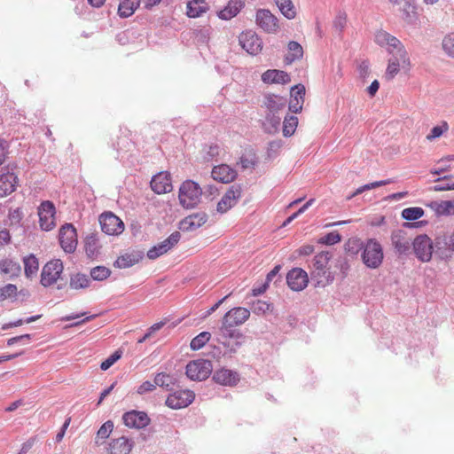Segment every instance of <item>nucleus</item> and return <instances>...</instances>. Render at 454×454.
<instances>
[{
	"instance_id": "f257e3e1",
	"label": "nucleus",
	"mask_w": 454,
	"mask_h": 454,
	"mask_svg": "<svg viewBox=\"0 0 454 454\" xmlns=\"http://www.w3.org/2000/svg\"><path fill=\"white\" fill-rule=\"evenodd\" d=\"M218 347L215 348L214 356L233 357L246 341V336L240 330H218Z\"/></svg>"
},
{
	"instance_id": "f03ea898",
	"label": "nucleus",
	"mask_w": 454,
	"mask_h": 454,
	"mask_svg": "<svg viewBox=\"0 0 454 454\" xmlns=\"http://www.w3.org/2000/svg\"><path fill=\"white\" fill-rule=\"evenodd\" d=\"M331 258L332 254L325 251L316 254L313 258L310 278L317 286L324 287L333 281L334 277L328 267Z\"/></svg>"
},
{
	"instance_id": "7ed1b4c3",
	"label": "nucleus",
	"mask_w": 454,
	"mask_h": 454,
	"mask_svg": "<svg viewBox=\"0 0 454 454\" xmlns=\"http://www.w3.org/2000/svg\"><path fill=\"white\" fill-rule=\"evenodd\" d=\"M364 264L372 270L378 269L383 262L384 252L381 244L375 239H369L360 247Z\"/></svg>"
},
{
	"instance_id": "20e7f679",
	"label": "nucleus",
	"mask_w": 454,
	"mask_h": 454,
	"mask_svg": "<svg viewBox=\"0 0 454 454\" xmlns=\"http://www.w3.org/2000/svg\"><path fill=\"white\" fill-rule=\"evenodd\" d=\"M203 189L192 180L184 181L179 188V201L185 208H193L200 202Z\"/></svg>"
},
{
	"instance_id": "39448f33",
	"label": "nucleus",
	"mask_w": 454,
	"mask_h": 454,
	"mask_svg": "<svg viewBox=\"0 0 454 454\" xmlns=\"http://www.w3.org/2000/svg\"><path fill=\"white\" fill-rule=\"evenodd\" d=\"M250 317V310L243 307H236L225 313L222 319L219 330H239L237 327L243 325Z\"/></svg>"
},
{
	"instance_id": "423d86ee",
	"label": "nucleus",
	"mask_w": 454,
	"mask_h": 454,
	"mask_svg": "<svg viewBox=\"0 0 454 454\" xmlns=\"http://www.w3.org/2000/svg\"><path fill=\"white\" fill-rule=\"evenodd\" d=\"M212 372V364L206 359L191 361L186 365V375L192 380L202 381L209 377Z\"/></svg>"
},
{
	"instance_id": "0eeeda50",
	"label": "nucleus",
	"mask_w": 454,
	"mask_h": 454,
	"mask_svg": "<svg viewBox=\"0 0 454 454\" xmlns=\"http://www.w3.org/2000/svg\"><path fill=\"white\" fill-rule=\"evenodd\" d=\"M64 270L63 262L59 259H53L48 262L41 272V284L44 287L52 286L57 282Z\"/></svg>"
},
{
	"instance_id": "6e6552de",
	"label": "nucleus",
	"mask_w": 454,
	"mask_h": 454,
	"mask_svg": "<svg viewBox=\"0 0 454 454\" xmlns=\"http://www.w3.org/2000/svg\"><path fill=\"white\" fill-rule=\"evenodd\" d=\"M413 252L416 257L423 262L431 260L434 246L432 239L426 234L417 236L411 242Z\"/></svg>"
},
{
	"instance_id": "1a4fd4ad",
	"label": "nucleus",
	"mask_w": 454,
	"mask_h": 454,
	"mask_svg": "<svg viewBox=\"0 0 454 454\" xmlns=\"http://www.w3.org/2000/svg\"><path fill=\"white\" fill-rule=\"evenodd\" d=\"M195 399V394L189 389L176 390L168 395L166 405L174 410H179L189 406Z\"/></svg>"
},
{
	"instance_id": "9d476101",
	"label": "nucleus",
	"mask_w": 454,
	"mask_h": 454,
	"mask_svg": "<svg viewBox=\"0 0 454 454\" xmlns=\"http://www.w3.org/2000/svg\"><path fill=\"white\" fill-rule=\"evenodd\" d=\"M101 230L107 235H119L124 231L123 222L112 212H105L99 216Z\"/></svg>"
},
{
	"instance_id": "9b49d317",
	"label": "nucleus",
	"mask_w": 454,
	"mask_h": 454,
	"mask_svg": "<svg viewBox=\"0 0 454 454\" xmlns=\"http://www.w3.org/2000/svg\"><path fill=\"white\" fill-rule=\"evenodd\" d=\"M59 243L66 253L75 251L78 241L76 229L72 223H66L59 230Z\"/></svg>"
},
{
	"instance_id": "f8f14e48",
	"label": "nucleus",
	"mask_w": 454,
	"mask_h": 454,
	"mask_svg": "<svg viewBox=\"0 0 454 454\" xmlns=\"http://www.w3.org/2000/svg\"><path fill=\"white\" fill-rule=\"evenodd\" d=\"M56 208L54 204L50 200L41 203L38 207V216L41 229L43 231H51L55 226Z\"/></svg>"
},
{
	"instance_id": "ddd939ff",
	"label": "nucleus",
	"mask_w": 454,
	"mask_h": 454,
	"mask_svg": "<svg viewBox=\"0 0 454 454\" xmlns=\"http://www.w3.org/2000/svg\"><path fill=\"white\" fill-rule=\"evenodd\" d=\"M181 234L179 231L172 232L166 239L162 242L153 246L147 251V257L149 259L154 260L160 257V255L168 252L171 248H173L180 240Z\"/></svg>"
},
{
	"instance_id": "4468645a",
	"label": "nucleus",
	"mask_w": 454,
	"mask_h": 454,
	"mask_svg": "<svg viewBox=\"0 0 454 454\" xmlns=\"http://www.w3.org/2000/svg\"><path fill=\"white\" fill-rule=\"evenodd\" d=\"M239 44L250 55H257L262 49V39L252 30L240 34Z\"/></svg>"
},
{
	"instance_id": "2eb2a0df",
	"label": "nucleus",
	"mask_w": 454,
	"mask_h": 454,
	"mask_svg": "<svg viewBox=\"0 0 454 454\" xmlns=\"http://www.w3.org/2000/svg\"><path fill=\"white\" fill-rule=\"evenodd\" d=\"M391 55L392 57L388 60L385 74V77L387 80H392L398 74L400 66H403L409 61L407 52L403 47H399Z\"/></svg>"
},
{
	"instance_id": "dca6fc26",
	"label": "nucleus",
	"mask_w": 454,
	"mask_h": 454,
	"mask_svg": "<svg viewBox=\"0 0 454 454\" xmlns=\"http://www.w3.org/2000/svg\"><path fill=\"white\" fill-rule=\"evenodd\" d=\"M242 195V188L240 184H232L217 204V211L225 213L237 204Z\"/></svg>"
},
{
	"instance_id": "f3484780",
	"label": "nucleus",
	"mask_w": 454,
	"mask_h": 454,
	"mask_svg": "<svg viewBox=\"0 0 454 454\" xmlns=\"http://www.w3.org/2000/svg\"><path fill=\"white\" fill-rule=\"evenodd\" d=\"M256 24L267 33H275L278 29V19L267 9H259L255 15Z\"/></svg>"
},
{
	"instance_id": "a211bd4d",
	"label": "nucleus",
	"mask_w": 454,
	"mask_h": 454,
	"mask_svg": "<svg viewBox=\"0 0 454 454\" xmlns=\"http://www.w3.org/2000/svg\"><path fill=\"white\" fill-rule=\"evenodd\" d=\"M122 420L125 426L130 428H144L150 424V418L145 411H127L122 416Z\"/></svg>"
},
{
	"instance_id": "6ab92c4d",
	"label": "nucleus",
	"mask_w": 454,
	"mask_h": 454,
	"mask_svg": "<svg viewBox=\"0 0 454 454\" xmlns=\"http://www.w3.org/2000/svg\"><path fill=\"white\" fill-rule=\"evenodd\" d=\"M309 282L307 272L301 268H294L286 275V283L294 291L303 290Z\"/></svg>"
},
{
	"instance_id": "aec40b11",
	"label": "nucleus",
	"mask_w": 454,
	"mask_h": 454,
	"mask_svg": "<svg viewBox=\"0 0 454 454\" xmlns=\"http://www.w3.org/2000/svg\"><path fill=\"white\" fill-rule=\"evenodd\" d=\"M151 188L157 194L170 192L173 189L171 176L168 172H160L151 180Z\"/></svg>"
},
{
	"instance_id": "412c9836",
	"label": "nucleus",
	"mask_w": 454,
	"mask_h": 454,
	"mask_svg": "<svg viewBox=\"0 0 454 454\" xmlns=\"http://www.w3.org/2000/svg\"><path fill=\"white\" fill-rule=\"evenodd\" d=\"M435 254L441 260H450L454 254V231L451 235L438 239L435 244Z\"/></svg>"
},
{
	"instance_id": "4be33fe9",
	"label": "nucleus",
	"mask_w": 454,
	"mask_h": 454,
	"mask_svg": "<svg viewBox=\"0 0 454 454\" xmlns=\"http://www.w3.org/2000/svg\"><path fill=\"white\" fill-rule=\"evenodd\" d=\"M239 380V374L237 372L227 368L216 370L213 374V380L223 386H235L238 384Z\"/></svg>"
},
{
	"instance_id": "5701e85b",
	"label": "nucleus",
	"mask_w": 454,
	"mask_h": 454,
	"mask_svg": "<svg viewBox=\"0 0 454 454\" xmlns=\"http://www.w3.org/2000/svg\"><path fill=\"white\" fill-rule=\"evenodd\" d=\"M207 215L205 212H198L186 216L180 222L179 228L183 231H192L205 224Z\"/></svg>"
},
{
	"instance_id": "b1692460",
	"label": "nucleus",
	"mask_w": 454,
	"mask_h": 454,
	"mask_svg": "<svg viewBox=\"0 0 454 454\" xmlns=\"http://www.w3.org/2000/svg\"><path fill=\"white\" fill-rule=\"evenodd\" d=\"M375 43L380 46H387L389 54H394L399 47H403L401 42L395 36L384 30H379L375 34Z\"/></svg>"
},
{
	"instance_id": "393cba45",
	"label": "nucleus",
	"mask_w": 454,
	"mask_h": 454,
	"mask_svg": "<svg viewBox=\"0 0 454 454\" xmlns=\"http://www.w3.org/2000/svg\"><path fill=\"white\" fill-rule=\"evenodd\" d=\"M211 176L214 180L228 184L236 178L237 171L229 165L221 164L213 168Z\"/></svg>"
},
{
	"instance_id": "a878e982",
	"label": "nucleus",
	"mask_w": 454,
	"mask_h": 454,
	"mask_svg": "<svg viewBox=\"0 0 454 454\" xmlns=\"http://www.w3.org/2000/svg\"><path fill=\"white\" fill-rule=\"evenodd\" d=\"M18 183L17 176L10 171L0 175V198H4L13 192Z\"/></svg>"
},
{
	"instance_id": "bb28decb",
	"label": "nucleus",
	"mask_w": 454,
	"mask_h": 454,
	"mask_svg": "<svg viewBox=\"0 0 454 454\" xmlns=\"http://www.w3.org/2000/svg\"><path fill=\"white\" fill-rule=\"evenodd\" d=\"M392 246L399 255L407 254L411 250V242L403 231H394L391 235Z\"/></svg>"
},
{
	"instance_id": "cd10ccee",
	"label": "nucleus",
	"mask_w": 454,
	"mask_h": 454,
	"mask_svg": "<svg viewBox=\"0 0 454 454\" xmlns=\"http://www.w3.org/2000/svg\"><path fill=\"white\" fill-rule=\"evenodd\" d=\"M305 87L298 84L291 89V98L289 101V110L293 113H299L302 109L304 102Z\"/></svg>"
},
{
	"instance_id": "c85d7f7f",
	"label": "nucleus",
	"mask_w": 454,
	"mask_h": 454,
	"mask_svg": "<svg viewBox=\"0 0 454 454\" xmlns=\"http://www.w3.org/2000/svg\"><path fill=\"white\" fill-rule=\"evenodd\" d=\"M262 81L264 83L269 84H286L288 83L291 81V79L290 75L285 71L278 69H269L262 74Z\"/></svg>"
},
{
	"instance_id": "c756f323",
	"label": "nucleus",
	"mask_w": 454,
	"mask_h": 454,
	"mask_svg": "<svg viewBox=\"0 0 454 454\" xmlns=\"http://www.w3.org/2000/svg\"><path fill=\"white\" fill-rule=\"evenodd\" d=\"M245 4L242 0H230L227 5L218 12L221 20H228L237 16Z\"/></svg>"
},
{
	"instance_id": "7c9ffc66",
	"label": "nucleus",
	"mask_w": 454,
	"mask_h": 454,
	"mask_svg": "<svg viewBox=\"0 0 454 454\" xmlns=\"http://www.w3.org/2000/svg\"><path fill=\"white\" fill-rule=\"evenodd\" d=\"M428 206L438 216L454 215V199L450 200L432 201Z\"/></svg>"
},
{
	"instance_id": "2f4dec72",
	"label": "nucleus",
	"mask_w": 454,
	"mask_h": 454,
	"mask_svg": "<svg viewBox=\"0 0 454 454\" xmlns=\"http://www.w3.org/2000/svg\"><path fill=\"white\" fill-rule=\"evenodd\" d=\"M112 442L113 454H129L133 448V441L125 436L114 439Z\"/></svg>"
},
{
	"instance_id": "473e14b6",
	"label": "nucleus",
	"mask_w": 454,
	"mask_h": 454,
	"mask_svg": "<svg viewBox=\"0 0 454 454\" xmlns=\"http://www.w3.org/2000/svg\"><path fill=\"white\" fill-rule=\"evenodd\" d=\"M156 387L159 386L166 391H172L174 387L177 384V379L175 375H170L166 372H159L154 377Z\"/></svg>"
},
{
	"instance_id": "72a5a7b5",
	"label": "nucleus",
	"mask_w": 454,
	"mask_h": 454,
	"mask_svg": "<svg viewBox=\"0 0 454 454\" xmlns=\"http://www.w3.org/2000/svg\"><path fill=\"white\" fill-rule=\"evenodd\" d=\"M208 10L207 4L200 0H192L187 3L186 14L189 18L200 17Z\"/></svg>"
},
{
	"instance_id": "f704fd0d",
	"label": "nucleus",
	"mask_w": 454,
	"mask_h": 454,
	"mask_svg": "<svg viewBox=\"0 0 454 454\" xmlns=\"http://www.w3.org/2000/svg\"><path fill=\"white\" fill-rule=\"evenodd\" d=\"M20 270V263L12 259H4L0 262V272L10 278L19 276Z\"/></svg>"
},
{
	"instance_id": "c9c22d12",
	"label": "nucleus",
	"mask_w": 454,
	"mask_h": 454,
	"mask_svg": "<svg viewBox=\"0 0 454 454\" xmlns=\"http://www.w3.org/2000/svg\"><path fill=\"white\" fill-rule=\"evenodd\" d=\"M91 280L83 273H74L70 276L69 287L74 290L84 289L90 286Z\"/></svg>"
},
{
	"instance_id": "e433bc0d",
	"label": "nucleus",
	"mask_w": 454,
	"mask_h": 454,
	"mask_svg": "<svg viewBox=\"0 0 454 454\" xmlns=\"http://www.w3.org/2000/svg\"><path fill=\"white\" fill-rule=\"evenodd\" d=\"M264 105L270 114H277L286 107V99L280 96L268 95L265 97Z\"/></svg>"
},
{
	"instance_id": "4c0bfd02",
	"label": "nucleus",
	"mask_w": 454,
	"mask_h": 454,
	"mask_svg": "<svg viewBox=\"0 0 454 454\" xmlns=\"http://www.w3.org/2000/svg\"><path fill=\"white\" fill-rule=\"evenodd\" d=\"M139 0H121L119 4L118 13L121 18L131 16L139 6Z\"/></svg>"
},
{
	"instance_id": "58836bf2",
	"label": "nucleus",
	"mask_w": 454,
	"mask_h": 454,
	"mask_svg": "<svg viewBox=\"0 0 454 454\" xmlns=\"http://www.w3.org/2000/svg\"><path fill=\"white\" fill-rule=\"evenodd\" d=\"M113 146L117 151L118 157L122 159L124 153L132 150L134 144L127 135H123L118 137L116 143L113 144Z\"/></svg>"
},
{
	"instance_id": "ea45409f",
	"label": "nucleus",
	"mask_w": 454,
	"mask_h": 454,
	"mask_svg": "<svg viewBox=\"0 0 454 454\" xmlns=\"http://www.w3.org/2000/svg\"><path fill=\"white\" fill-rule=\"evenodd\" d=\"M99 239L97 234L88 235L85 239V251L88 256L93 257L99 254Z\"/></svg>"
},
{
	"instance_id": "a19ab883",
	"label": "nucleus",
	"mask_w": 454,
	"mask_h": 454,
	"mask_svg": "<svg viewBox=\"0 0 454 454\" xmlns=\"http://www.w3.org/2000/svg\"><path fill=\"white\" fill-rule=\"evenodd\" d=\"M23 262L26 277L31 278L38 271L39 262L38 259L33 254L24 257Z\"/></svg>"
},
{
	"instance_id": "79ce46f5",
	"label": "nucleus",
	"mask_w": 454,
	"mask_h": 454,
	"mask_svg": "<svg viewBox=\"0 0 454 454\" xmlns=\"http://www.w3.org/2000/svg\"><path fill=\"white\" fill-rule=\"evenodd\" d=\"M281 13L288 20H292L295 17L294 6L291 0H275Z\"/></svg>"
},
{
	"instance_id": "37998d69",
	"label": "nucleus",
	"mask_w": 454,
	"mask_h": 454,
	"mask_svg": "<svg viewBox=\"0 0 454 454\" xmlns=\"http://www.w3.org/2000/svg\"><path fill=\"white\" fill-rule=\"evenodd\" d=\"M288 51H289V53L286 57V60L288 63H292L294 60L299 59H301L302 57V54H303L302 47L297 42H294V41L289 42V43H288Z\"/></svg>"
},
{
	"instance_id": "c03bdc74",
	"label": "nucleus",
	"mask_w": 454,
	"mask_h": 454,
	"mask_svg": "<svg viewBox=\"0 0 454 454\" xmlns=\"http://www.w3.org/2000/svg\"><path fill=\"white\" fill-rule=\"evenodd\" d=\"M111 272V270L106 266H96L90 269V280L103 281L110 277Z\"/></svg>"
},
{
	"instance_id": "a18cd8bd",
	"label": "nucleus",
	"mask_w": 454,
	"mask_h": 454,
	"mask_svg": "<svg viewBox=\"0 0 454 454\" xmlns=\"http://www.w3.org/2000/svg\"><path fill=\"white\" fill-rule=\"evenodd\" d=\"M280 121L281 117L277 115L276 113H269L264 122L265 130L269 133H275L279 128Z\"/></svg>"
},
{
	"instance_id": "49530a36",
	"label": "nucleus",
	"mask_w": 454,
	"mask_h": 454,
	"mask_svg": "<svg viewBox=\"0 0 454 454\" xmlns=\"http://www.w3.org/2000/svg\"><path fill=\"white\" fill-rule=\"evenodd\" d=\"M391 183H392L391 179H386V180H380V181H376V182L366 184L357 188L356 190V192H354L352 194H350L349 196L347 197V200H349L353 199L355 196L359 195V194L363 193L365 191H368V190H371V189H374V188H377V187H380V186H383V185H387V184H391Z\"/></svg>"
},
{
	"instance_id": "de8ad7c7",
	"label": "nucleus",
	"mask_w": 454,
	"mask_h": 454,
	"mask_svg": "<svg viewBox=\"0 0 454 454\" xmlns=\"http://www.w3.org/2000/svg\"><path fill=\"white\" fill-rule=\"evenodd\" d=\"M138 262V258L131 254H125L119 256L114 262V266L119 269H126L135 265Z\"/></svg>"
},
{
	"instance_id": "09e8293b",
	"label": "nucleus",
	"mask_w": 454,
	"mask_h": 454,
	"mask_svg": "<svg viewBox=\"0 0 454 454\" xmlns=\"http://www.w3.org/2000/svg\"><path fill=\"white\" fill-rule=\"evenodd\" d=\"M210 338L211 333L209 332H201L191 340L190 348L194 351L199 350L209 341Z\"/></svg>"
},
{
	"instance_id": "8fccbe9b",
	"label": "nucleus",
	"mask_w": 454,
	"mask_h": 454,
	"mask_svg": "<svg viewBox=\"0 0 454 454\" xmlns=\"http://www.w3.org/2000/svg\"><path fill=\"white\" fill-rule=\"evenodd\" d=\"M298 125V119L296 116H286L283 121V135L286 137L292 136Z\"/></svg>"
},
{
	"instance_id": "3c124183",
	"label": "nucleus",
	"mask_w": 454,
	"mask_h": 454,
	"mask_svg": "<svg viewBox=\"0 0 454 454\" xmlns=\"http://www.w3.org/2000/svg\"><path fill=\"white\" fill-rule=\"evenodd\" d=\"M424 215V210L419 207H412L404 208L402 211V217L408 221H415Z\"/></svg>"
},
{
	"instance_id": "603ef678",
	"label": "nucleus",
	"mask_w": 454,
	"mask_h": 454,
	"mask_svg": "<svg viewBox=\"0 0 454 454\" xmlns=\"http://www.w3.org/2000/svg\"><path fill=\"white\" fill-rule=\"evenodd\" d=\"M442 49L444 52L454 58V33L448 34L442 40Z\"/></svg>"
},
{
	"instance_id": "864d4df0",
	"label": "nucleus",
	"mask_w": 454,
	"mask_h": 454,
	"mask_svg": "<svg viewBox=\"0 0 454 454\" xmlns=\"http://www.w3.org/2000/svg\"><path fill=\"white\" fill-rule=\"evenodd\" d=\"M449 125L446 121H443L442 125L434 126L430 133L427 136V139L432 141L435 138L440 137L444 132L448 131Z\"/></svg>"
},
{
	"instance_id": "5fc2aeb1",
	"label": "nucleus",
	"mask_w": 454,
	"mask_h": 454,
	"mask_svg": "<svg viewBox=\"0 0 454 454\" xmlns=\"http://www.w3.org/2000/svg\"><path fill=\"white\" fill-rule=\"evenodd\" d=\"M270 304L265 301L256 300L252 303L251 310L253 313L261 315L270 310Z\"/></svg>"
},
{
	"instance_id": "6e6d98bb",
	"label": "nucleus",
	"mask_w": 454,
	"mask_h": 454,
	"mask_svg": "<svg viewBox=\"0 0 454 454\" xmlns=\"http://www.w3.org/2000/svg\"><path fill=\"white\" fill-rule=\"evenodd\" d=\"M341 237L337 231L329 232L326 235L321 237L318 240L319 243L325 245H334L340 241Z\"/></svg>"
},
{
	"instance_id": "4d7b16f0",
	"label": "nucleus",
	"mask_w": 454,
	"mask_h": 454,
	"mask_svg": "<svg viewBox=\"0 0 454 454\" xmlns=\"http://www.w3.org/2000/svg\"><path fill=\"white\" fill-rule=\"evenodd\" d=\"M17 293V286L13 284H7L0 287V301L14 296Z\"/></svg>"
},
{
	"instance_id": "13d9d810",
	"label": "nucleus",
	"mask_w": 454,
	"mask_h": 454,
	"mask_svg": "<svg viewBox=\"0 0 454 454\" xmlns=\"http://www.w3.org/2000/svg\"><path fill=\"white\" fill-rule=\"evenodd\" d=\"M121 356V351H115L109 357H107L105 361H103L100 364V369L102 371L108 370L114 363H116Z\"/></svg>"
},
{
	"instance_id": "bf43d9fd",
	"label": "nucleus",
	"mask_w": 454,
	"mask_h": 454,
	"mask_svg": "<svg viewBox=\"0 0 454 454\" xmlns=\"http://www.w3.org/2000/svg\"><path fill=\"white\" fill-rule=\"evenodd\" d=\"M114 429V423L111 420L105 422L98 431V436L102 439L108 438L109 434Z\"/></svg>"
},
{
	"instance_id": "052dcab7",
	"label": "nucleus",
	"mask_w": 454,
	"mask_h": 454,
	"mask_svg": "<svg viewBox=\"0 0 454 454\" xmlns=\"http://www.w3.org/2000/svg\"><path fill=\"white\" fill-rule=\"evenodd\" d=\"M347 24V14L344 12H339L333 20V27L341 32Z\"/></svg>"
},
{
	"instance_id": "680f3d73",
	"label": "nucleus",
	"mask_w": 454,
	"mask_h": 454,
	"mask_svg": "<svg viewBox=\"0 0 454 454\" xmlns=\"http://www.w3.org/2000/svg\"><path fill=\"white\" fill-rule=\"evenodd\" d=\"M156 388L155 380L153 382L145 380L137 388V393L140 395L153 392Z\"/></svg>"
},
{
	"instance_id": "e2e57ef3",
	"label": "nucleus",
	"mask_w": 454,
	"mask_h": 454,
	"mask_svg": "<svg viewBox=\"0 0 454 454\" xmlns=\"http://www.w3.org/2000/svg\"><path fill=\"white\" fill-rule=\"evenodd\" d=\"M30 340H31V335L28 334V333H26V334H22V335H20V336L10 338L7 340V345L8 346H13V345H15L17 343H20L22 345H26V344L29 343Z\"/></svg>"
},
{
	"instance_id": "0e129e2a",
	"label": "nucleus",
	"mask_w": 454,
	"mask_h": 454,
	"mask_svg": "<svg viewBox=\"0 0 454 454\" xmlns=\"http://www.w3.org/2000/svg\"><path fill=\"white\" fill-rule=\"evenodd\" d=\"M281 270V266L280 265H276L266 276V281L265 283H267V285L269 286V284L272 281H274L275 283L280 279V276L278 275L279 273V270Z\"/></svg>"
},
{
	"instance_id": "69168bd1",
	"label": "nucleus",
	"mask_w": 454,
	"mask_h": 454,
	"mask_svg": "<svg viewBox=\"0 0 454 454\" xmlns=\"http://www.w3.org/2000/svg\"><path fill=\"white\" fill-rule=\"evenodd\" d=\"M281 146H282V142L280 140H275V141L270 142L268 145V156L270 158L274 157L278 153V152L279 151Z\"/></svg>"
},
{
	"instance_id": "338daca9",
	"label": "nucleus",
	"mask_w": 454,
	"mask_h": 454,
	"mask_svg": "<svg viewBox=\"0 0 454 454\" xmlns=\"http://www.w3.org/2000/svg\"><path fill=\"white\" fill-rule=\"evenodd\" d=\"M11 242V234L8 230L0 231V247L8 245Z\"/></svg>"
},
{
	"instance_id": "774afa93",
	"label": "nucleus",
	"mask_w": 454,
	"mask_h": 454,
	"mask_svg": "<svg viewBox=\"0 0 454 454\" xmlns=\"http://www.w3.org/2000/svg\"><path fill=\"white\" fill-rule=\"evenodd\" d=\"M218 193V189L214 184H208L206 187H204L203 194L207 196V198L214 197Z\"/></svg>"
}]
</instances>
